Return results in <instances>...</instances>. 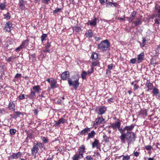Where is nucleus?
Returning <instances> with one entry per match:
<instances>
[{"label": "nucleus", "mask_w": 160, "mask_h": 160, "mask_svg": "<svg viewBox=\"0 0 160 160\" xmlns=\"http://www.w3.org/2000/svg\"><path fill=\"white\" fill-rule=\"evenodd\" d=\"M69 76L70 74L68 71L63 72L61 75V78L62 80H65L68 79L69 86H72L74 89H77L79 85V79H77L73 82L72 79L69 78Z\"/></svg>", "instance_id": "nucleus-1"}, {"label": "nucleus", "mask_w": 160, "mask_h": 160, "mask_svg": "<svg viewBox=\"0 0 160 160\" xmlns=\"http://www.w3.org/2000/svg\"><path fill=\"white\" fill-rule=\"evenodd\" d=\"M120 138L122 143H125L126 139L128 141V146L129 145L134 142L135 140V135L132 132H127L126 134L122 133Z\"/></svg>", "instance_id": "nucleus-2"}, {"label": "nucleus", "mask_w": 160, "mask_h": 160, "mask_svg": "<svg viewBox=\"0 0 160 160\" xmlns=\"http://www.w3.org/2000/svg\"><path fill=\"white\" fill-rule=\"evenodd\" d=\"M110 44L108 40L102 41L98 45V49L102 52L106 51L109 50Z\"/></svg>", "instance_id": "nucleus-3"}, {"label": "nucleus", "mask_w": 160, "mask_h": 160, "mask_svg": "<svg viewBox=\"0 0 160 160\" xmlns=\"http://www.w3.org/2000/svg\"><path fill=\"white\" fill-rule=\"evenodd\" d=\"M44 147L43 144L40 142H38L36 143H34L31 149V153L32 155L36 157V154L39 150V148L42 149Z\"/></svg>", "instance_id": "nucleus-4"}, {"label": "nucleus", "mask_w": 160, "mask_h": 160, "mask_svg": "<svg viewBox=\"0 0 160 160\" xmlns=\"http://www.w3.org/2000/svg\"><path fill=\"white\" fill-rule=\"evenodd\" d=\"M32 89L33 91H31L30 94L29 95L30 98H32L33 97H36V93H39L41 89L39 85L34 86L32 87Z\"/></svg>", "instance_id": "nucleus-5"}, {"label": "nucleus", "mask_w": 160, "mask_h": 160, "mask_svg": "<svg viewBox=\"0 0 160 160\" xmlns=\"http://www.w3.org/2000/svg\"><path fill=\"white\" fill-rule=\"evenodd\" d=\"M85 148L84 145H81L78 149V153H76L73 157L79 159L83 157V153L85 152Z\"/></svg>", "instance_id": "nucleus-6"}, {"label": "nucleus", "mask_w": 160, "mask_h": 160, "mask_svg": "<svg viewBox=\"0 0 160 160\" xmlns=\"http://www.w3.org/2000/svg\"><path fill=\"white\" fill-rule=\"evenodd\" d=\"M47 81L50 83V87L51 88L53 89L58 88L59 85L57 83L56 79L53 78H49Z\"/></svg>", "instance_id": "nucleus-7"}, {"label": "nucleus", "mask_w": 160, "mask_h": 160, "mask_svg": "<svg viewBox=\"0 0 160 160\" xmlns=\"http://www.w3.org/2000/svg\"><path fill=\"white\" fill-rule=\"evenodd\" d=\"M22 153L20 152L17 153H12V155L8 157V159L10 160L19 158L22 156Z\"/></svg>", "instance_id": "nucleus-8"}, {"label": "nucleus", "mask_w": 160, "mask_h": 160, "mask_svg": "<svg viewBox=\"0 0 160 160\" xmlns=\"http://www.w3.org/2000/svg\"><path fill=\"white\" fill-rule=\"evenodd\" d=\"M13 29L12 22L9 21L7 22L5 25V28H4V31L5 32H10Z\"/></svg>", "instance_id": "nucleus-9"}, {"label": "nucleus", "mask_w": 160, "mask_h": 160, "mask_svg": "<svg viewBox=\"0 0 160 160\" xmlns=\"http://www.w3.org/2000/svg\"><path fill=\"white\" fill-rule=\"evenodd\" d=\"M105 123V119L102 117H98L96 119L94 122V124L96 125L103 124Z\"/></svg>", "instance_id": "nucleus-10"}, {"label": "nucleus", "mask_w": 160, "mask_h": 160, "mask_svg": "<svg viewBox=\"0 0 160 160\" xmlns=\"http://www.w3.org/2000/svg\"><path fill=\"white\" fill-rule=\"evenodd\" d=\"M107 111V108L104 106H100L98 107L97 113L98 114L102 115L104 114Z\"/></svg>", "instance_id": "nucleus-11"}, {"label": "nucleus", "mask_w": 160, "mask_h": 160, "mask_svg": "<svg viewBox=\"0 0 160 160\" xmlns=\"http://www.w3.org/2000/svg\"><path fill=\"white\" fill-rule=\"evenodd\" d=\"M153 96H156L158 98L160 97V92L159 90L156 87H154L152 92Z\"/></svg>", "instance_id": "nucleus-12"}, {"label": "nucleus", "mask_w": 160, "mask_h": 160, "mask_svg": "<svg viewBox=\"0 0 160 160\" xmlns=\"http://www.w3.org/2000/svg\"><path fill=\"white\" fill-rule=\"evenodd\" d=\"M55 122H56V123L54 125V126L56 127L59 126L61 123L64 124L65 122H67V120L63 118H61L59 119L57 122L56 121H55Z\"/></svg>", "instance_id": "nucleus-13"}, {"label": "nucleus", "mask_w": 160, "mask_h": 160, "mask_svg": "<svg viewBox=\"0 0 160 160\" xmlns=\"http://www.w3.org/2000/svg\"><path fill=\"white\" fill-rule=\"evenodd\" d=\"M112 124L113 126H112V128L114 130H116L117 128L119 130L120 129L121 122L119 120H118L117 121H116L114 123H112Z\"/></svg>", "instance_id": "nucleus-14"}, {"label": "nucleus", "mask_w": 160, "mask_h": 160, "mask_svg": "<svg viewBox=\"0 0 160 160\" xmlns=\"http://www.w3.org/2000/svg\"><path fill=\"white\" fill-rule=\"evenodd\" d=\"M97 20V18H96L94 17L93 19L88 21L86 24L88 25H90L91 26H95L96 25Z\"/></svg>", "instance_id": "nucleus-15"}, {"label": "nucleus", "mask_w": 160, "mask_h": 160, "mask_svg": "<svg viewBox=\"0 0 160 160\" xmlns=\"http://www.w3.org/2000/svg\"><path fill=\"white\" fill-rule=\"evenodd\" d=\"M136 15V12L135 11H133V12L131 13V16L130 17H125V18L128 20V21L129 22H131L135 18Z\"/></svg>", "instance_id": "nucleus-16"}, {"label": "nucleus", "mask_w": 160, "mask_h": 160, "mask_svg": "<svg viewBox=\"0 0 160 160\" xmlns=\"http://www.w3.org/2000/svg\"><path fill=\"white\" fill-rule=\"evenodd\" d=\"M90 131V128H86L84 129L83 130L81 131L80 132H79V135H86L87 133L88 134V132Z\"/></svg>", "instance_id": "nucleus-17"}, {"label": "nucleus", "mask_w": 160, "mask_h": 160, "mask_svg": "<svg viewBox=\"0 0 160 160\" xmlns=\"http://www.w3.org/2000/svg\"><path fill=\"white\" fill-rule=\"evenodd\" d=\"M93 34L91 30H88L86 31L85 35L87 38H90L92 36Z\"/></svg>", "instance_id": "nucleus-18"}, {"label": "nucleus", "mask_w": 160, "mask_h": 160, "mask_svg": "<svg viewBox=\"0 0 160 160\" xmlns=\"http://www.w3.org/2000/svg\"><path fill=\"white\" fill-rule=\"evenodd\" d=\"M146 85L148 88V89L147 90L148 91L152 90L153 88V84L152 83L150 82L149 81H148L147 82L146 84Z\"/></svg>", "instance_id": "nucleus-19"}, {"label": "nucleus", "mask_w": 160, "mask_h": 160, "mask_svg": "<svg viewBox=\"0 0 160 160\" xmlns=\"http://www.w3.org/2000/svg\"><path fill=\"white\" fill-rule=\"evenodd\" d=\"M15 104L13 102H10L9 103L8 108L9 110L14 111L15 110Z\"/></svg>", "instance_id": "nucleus-20"}, {"label": "nucleus", "mask_w": 160, "mask_h": 160, "mask_svg": "<svg viewBox=\"0 0 160 160\" xmlns=\"http://www.w3.org/2000/svg\"><path fill=\"white\" fill-rule=\"evenodd\" d=\"M92 148L96 147L97 148H99V141L97 139H94V141L92 143Z\"/></svg>", "instance_id": "nucleus-21"}, {"label": "nucleus", "mask_w": 160, "mask_h": 160, "mask_svg": "<svg viewBox=\"0 0 160 160\" xmlns=\"http://www.w3.org/2000/svg\"><path fill=\"white\" fill-rule=\"evenodd\" d=\"M113 64H109L108 65L107 67H108V69H107L106 72V74L107 75H109L111 73V70H112L113 69Z\"/></svg>", "instance_id": "nucleus-22"}, {"label": "nucleus", "mask_w": 160, "mask_h": 160, "mask_svg": "<svg viewBox=\"0 0 160 160\" xmlns=\"http://www.w3.org/2000/svg\"><path fill=\"white\" fill-rule=\"evenodd\" d=\"M140 54L138 55V58L137 59L136 58H133L131 60L130 62L132 63H134L136 62L137 63H139L140 62Z\"/></svg>", "instance_id": "nucleus-23"}, {"label": "nucleus", "mask_w": 160, "mask_h": 160, "mask_svg": "<svg viewBox=\"0 0 160 160\" xmlns=\"http://www.w3.org/2000/svg\"><path fill=\"white\" fill-rule=\"evenodd\" d=\"M159 21H160V14H156V18L154 20V24H157L158 26L160 24Z\"/></svg>", "instance_id": "nucleus-24"}, {"label": "nucleus", "mask_w": 160, "mask_h": 160, "mask_svg": "<svg viewBox=\"0 0 160 160\" xmlns=\"http://www.w3.org/2000/svg\"><path fill=\"white\" fill-rule=\"evenodd\" d=\"M51 47V45L50 43L48 42L45 47V48L43 50V51L44 52H50V50L49 48Z\"/></svg>", "instance_id": "nucleus-25"}, {"label": "nucleus", "mask_w": 160, "mask_h": 160, "mask_svg": "<svg viewBox=\"0 0 160 160\" xmlns=\"http://www.w3.org/2000/svg\"><path fill=\"white\" fill-rule=\"evenodd\" d=\"M96 133L94 131H92L88 133V139H90L91 138H93Z\"/></svg>", "instance_id": "nucleus-26"}, {"label": "nucleus", "mask_w": 160, "mask_h": 160, "mask_svg": "<svg viewBox=\"0 0 160 160\" xmlns=\"http://www.w3.org/2000/svg\"><path fill=\"white\" fill-rule=\"evenodd\" d=\"M134 127V125L132 124L130 126H126L124 129V130H127V131H130L132 130Z\"/></svg>", "instance_id": "nucleus-27"}, {"label": "nucleus", "mask_w": 160, "mask_h": 160, "mask_svg": "<svg viewBox=\"0 0 160 160\" xmlns=\"http://www.w3.org/2000/svg\"><path fill=\"white\" fill-rule=\"evenodd\" d=\"M142 47H144V46L148 42V39H146V38L143 37L142 38Z\"/></svg>", "instance_id": "nucleus-28"}, {"label": "nucleus", "mask_w": 160, "mask_h": 160, "mask_svg": "<svg viewBox=\"0 0 160 160\" xmlns=\"http://www.w3.org/2000/svg\"><path fill=\"white\" fill-rule=\"evenodd\" d=\"M29 58L31 59L32 61L35 62L36 61V55L35 53L29 55Z\"/></svg>", "instance_id": "nucleus-29"}, {"label": "nucleus", "mask_w": 160, "mask_h": 160, "mask_svg": "<svg viewBox=\"0 0 160 160\" xmlns=\"http://www.w3.org/2000/svg\"><path fill=\"white\" fill-rule=\"evenodd\" d=\"M91 58L92 59H93L94 60L97 59L98 58V54L95 52H93L92 53Z\"/></svg>", "instance_id": "nucleus-30"}, {"label": "nucleus", "mask_w": 160, "mask_h": 160, "mask_svg": "<svg viewBox=\"0 0 160 160\" xmlns=\"http://www.w3.org/2000/svg\"><path fill=\"white\" fill-rule=\"evenodd\" d=\"M16 58L15 56H12L8 58L7 60V61L8 62H13L14 60L16 59Z\"/></svg>", "instance_id": "nucleus-31"}, {"label": "nucleus", "mask_w": 160, "mask_h": 160, "mask_svg": "<svg viewBox=\"0 0 160 160\" xmlns=\"http://www.w3.org/2000/svg\"><path fill=\"white\" fill-rule=\"evenodd\" d=\"M88 74L87 72H86L85 71H83L81 74L82 78L83 79H85L86 78V77L87 74Z\"/></svg>", "instance_id": "nucleus-32"}, {"label": "nucleus", "mask_w": 160, "mask_h": 160, "mask_svg": "<svg viewBox=\"0 0 160 160\" xmlns=\"http://www.w3.org/2000/svg\"><path fill=\"white\" fill-rule=\"evenodd\" d=\"M41 138L42 139V142L44 143H46L48 142V139L47 137L42 136Z\"/></svg>", "instance_id": "nucleus-33"}, {"label": "nucleus", "mask_w": 160, "mask_h": 160, "mask_svg": "<svg viewBox=\"0 0 160 160\" xmlns=\"http://www.w3.org/2000/svg\"><path fill=\"white\" fill-rule=\"evenodd\" d=\"M4 18L7 20L10 19L11 18V15L9 12H8L6 14H4Z\"/></svg>", "instance_id": "nucleus-34"}, {"label": "nucleus", "mask_w": 160, "mask_h": 160, "mask_svg": "<svg viewBox=\"0 0 160 160\" xmlns=\"http://www.w3.org/2000/svg\"><path fill=\"white\" fill-rule=\"evenodd\" d=\"M73 30L76 32H77L80 31L81 29L80 27L77 26H75L73 27Z\"/></svg>", "instance_id": "nucleus-35"}, {"label": "nucleus", "mask_w": 160, "mask_h": 160, "mask_svg": "<svg viewBox=\"0 0 160 160\" xmlns=\"http://www.w3.org/2000/svg\"><path fill=\"white\" fill-rule=\"evenodd\" d=\"M29 40L27 39L25 40H23L22 43L21 45L23 47L26 44L28 45L29 42Z\"/></svg>", "instance_id": "nucleus-36"}, {"label": "nucleus", "mask_w": 160, "mask_h": 160, "mask_svg": "<svg viewBox=\"0 0 160 160\" xmlns=\"http://www.w3.org/2000/svg\"><path fill=\"white\" fill-rule=\"evenodd\" d=\"M23 0H21L19 1V2L18 4L19 7L21 8H22L24 7V5L23 4Z\"/></svg>", "instance_id": "nucleus-37"}, {"label": "nucleus", "mask_w": 160, "mask_h": 160, "mask_svg": "<svg viewBox=\"0 0 160 160\" xmlns=\"http://www.w3.org/2000/svg\"><path fill=\"white\" fill-rule=\"evenodd\" d=\"M99 64V62L98 61H96L94 62H93L92 63V65L91 66V67H95L98 65Z\"/></svg>", "instance_id": "nucleus-38"}, {"label": "nucleus", "mask_w": 160, "mask_h": 160, "mask_svg": "<svg viewBox=\"0 0 160 160\" xmlns=\"http://www.w3.org/2000/svg\"><path fill=\"white\" fill-rule=\"evenodd\" d=\"M47 37V35L46 34H43L41 37V39L42 42H43L45 40V38Z\"/></svg>", "instance_id": "nucleus-39"}, {"label": "nucleus", "mask_w": 160, "mask_h": 160, "mask_svg": "<svg viewBox=\"0 0 160 160\" xmlns=\"http://www.w3.org/2000/svg\"><path fill=\"white\" fill-rule=\"evenodd\" d=\"M6 8L5 4L4 3H1L0 4V9L1 10H3Z\"/></svg>", "instance_id": "nucleus-40"}, {"label": "nucleus", "mask_w": 160, "mask_h": 160, "mask_svg": "<svg viewBox=\"0 0 160 160\" xmlns=\"http://www.w3.org/2000/svg\"><path fill=\"white\" fill-rule=\"evenodd\" d=\"M140 22V19L139 18L138 19L137 21H134L132 23L134 24L135 26H136L138 25Z\"/></svg>", "instance_id": "nucleus-41"}, {"label": "nucleus", "mask_w": 160, "mask_h": 160, "mask_svg": "<svg viewBox=\"0 0 160 160\" xmlns=\"http://www.w3.org/2000/svg\"><path fill=\"white\" fill-rule=\"evenodd\" d=\"M84 160H93V158L91 156L89 155L85 157Z\"/></svg>", "instance_id": "nucleus-42"}, {"label": "nucleus", "mask_w": 160, "mask_h": 160, "mask_svg": "<svg viewBox=\"0 0 160 160\" xmlns=\"http://www.w3.org/2000/svg\"><path fill=\"white\" fill-rule=\"evenodd\" d=\"M103 138L105 141L106 142H109V138L106 135H104Z\"/></svg>", "instance_id": "nucleus-43"}, {"label": "nucleus", "mask_w": 160, "mask_h": 160, "mask_svg": "<svg viewBox=\"0 0 160 160\" xmlns=\"http://www.w3.org/2000/svg\"><path fill=\"white\" fill-rule=\"evenodd\" d=\"M16 132V130L14 129H12L10 130V133L11 135H14Z\"/></svg>", "instance_id": "nucleus-44"}, {"label": "nucleus", "mask_w": 160, "mask_h": 160, "mask_svg": "<svg viewBox=\"0 0 160 160\" xmlns=\"http://www.w3.org/2000/svg\"><path fill=\"white\" fill-rule=\"evenodd\" d=\"M145 148L148 151H150L152 148V147L150 145H148L145 146Z\"/></svg>", "instance_id": "nucleus-45"}, {"label": "nucleus", "mask_w": 160, "mask_h": 160, "mask_svg": "<svg viewBox=\"0 0 160 160\" xmlns=\"http://www.w3.org/2000/svg\"><path fill=\"white\" fill-rule=\"evenodd\" d=\"M141 114H142L143 116H146L147 115V113L146 110H141Z\"/></svg>", "instance_id": "nucleus-46"}, {"label": "nucleus", "mask_w": 160, "mask_h": 160, "mask_svg": "<svg viewBox=\"0 0 160 160\" xmlns=\"http://www.w3.org/2000/svg\"><path fill=\"white\" fill-rule=\"evenodd\" d=\"M51 0H42V3L48 5L50 2Z\"/></svg>", "instance_id": "nucleus-47"}, {"label": "nucleus", "mask_w": 160, "mask_h": 160, "mask_svg": "<svg viewBox=\"0 0 160 160\" xmlns=\"http://www.w3.org/2000/svg\"><path fill=\"white\" fill-rule=\"evenodd\" d=\"M94 68L92 67L90 70H88V74L90 75L91 73H92L93 72Z\"/></svg>", "instance_id": "nucleus-48"}, {"label": "nucleus", "mask_w": 160, "mask_h": 160, "mask_svg": "<svg viewBox=\"0 0 160 160\" xmlns=\"http://www.w3.org/2000/svg\"><path fill=\"white\" fill-rule=\"evenodd\" d=\"M107 7L110 6V7H112V2H106Z\"/></svg>", "instance_id": "nucleus-49"}, {"label": "nucleus", "mask_w": 160, "mask_h": 160, "mask_svg": "<svg viewBox=\"0 0 160 160\" xmlns=\"http://www.w3.org/2000/svg\"><path fill=\"white\" fill-rule=\"evenodd\" d=\"M62 9L61 8H57L55 10H53V13H57V12H60L61 11Z\"/></svg>", "instance_id": "nucleus-50"}, {"label": "nucleus", "mask_w": 160, "mask_h": 160, "mask_svg": "<svg viewBox=\"0 0 160 160\" xmlns=\"http://www.w3.org/2000/svg\"><path fill=\"white\" fill-rule=\"evenodd\" d=\"M45 94V91H43L42 92L41 94L40 95H39V96L41 98H45L46 97Z\"/></svg>", "instance_id": "nucleus-51"}, {"label": "nucleus", "mask_w": 160, "mask_h": 160, "mask_svg": "<svg viewBox=\"0 0 160 160\" xmlns=\"http://www.w3.org/2000/svg\"><path fill=\"white\" fill-rule=\"evenodd\" d=\"M27 138H29L30 139L32 138V134L31 133H28L27 134Z\"/></svg>", "instance_id": "nucleus-52"}, {"label": "nucleus", "mask_w": 160, "mask_h": 160, "mask_svg": "<svg viewBox=\"0 0 160 160\" xmlns=\"http://www.w3.org/2000/svg\"><path fill=\"white\" fill-rule=\"evenodd\" d=\"M18 97L20 100H22L25 98L24 94H21Z\"/></svg>", "instance_id": "nucleus-53"}, {"label": "nucleus", "mask_w": 160, "mask_h": 160, "mask_svg": "<svg viewBox=\"0 0 160 160\" xmlns=\"http://www.w3.org/2000/svg\"><path fill=\"white\" fill-rule=\"evenodd\" d=\"M108 0H99L100 3L102 5H104L105 3L107 2Z\"/></svg>", "instance_id": "nucleus-54"}, {"label": "nucleus", "mask_w": 160, "mask_h": 160, "mask_svg": "<svg viewBox=\"0 0 160 160\" xmlns=\"http://www.w3.org/2000/svg\"><path fill=\"white\" fill-rule=\"evenodd\" d=\"M130 159L129 156H124L122 159V160H128Z\"/></svg>", "instance_id": "nucleus-55"}, {"label": "nucleus", "mask_w": 160, "mask_h": 160, "mask_svg": "<svg viewBox=\"0 0 160 160\" xmlns=\"http://www.w3.org/2000/svg\"><path fill=\"white\" fill-rule=\"evenodd\" d=\"M14 113L17 117L19 116L20 115L22 114V113L21 112L18 111L15 112Z\"/></svg>", "instance_id": "nucleus-56"}, {"label": "nucleus", "mask_w": 160, "mask_h": 160, "mask_svg": "<svg viewBox=\"0 0 160 160\" xmlns=\"http://www.w3.org/2000/svg\"><path fill=\"white\" fill-rule=\"evenodd\" d=\"M23 47L21 45L19 47L16 49V51H18L22 49Z\"/></svg>", "instance_id": "nucleus-57"}, {"label": "nucleus", "mask_w": 160, "mask_h": 160, "mask_svg": "<svg viewBox=\"0 0 160 160\" xmlns=\"http://www.w3.org/2000/svg\"><path fill=\"white\" fill-rule=\"evenodd\" d=\"M34 115L35 116H37L38 113V111L37 109H35L34 110Z\"/></svg>", "instance_id": "nucleus-58"}, {"label": "nucleus", "mask_w": 160, "mask_h": 160, "mask_svg": "<svg viewBox=\"0 0 160 160\" xmlns=\"http://www.w3.org/2000/svg\"><path fill=\"white\" fill-rule=\"evenodd\" d=\"M21 74H20V73H17L16 75L15 76V78H20L21 77Z\"/></svg>", "instance_id": "nucleus-59"}, {"label": "nucleus", "mask_w": 160, "mask_h": 160, "mask_svg": "<svg viewBox=\"0 0 160 160\" xmlns=\"http://www.w3.org/2000/svg\"><path fill=\"white\" fill-rule=\"evenodd\" d=\"M156 14H154L151 15L150 17V19H153L154 18H156Z\"/></svg>", "instance_id": "nucleus-60"}, {"label": "nucleus", "mask_w": 160, "mask_h": 160, "mask_svg": "<svg viewBox=\"0 0 160 160\" xmlns=\"http://www.w3.org/2000/svg\"><path fill=\"white\" fill-rule=\"evenodd\" d=\"M10 116L12 118H17L15 114V113L13 114H11L10 115Z\"/></svg>", "instance_id": "nucleus-61"}, {"label": "nucleus", "mask_w": 160, "mask_h": 160, "mask_svg": "<svg viewBox=\"0 0 160 160\" xmlns=\"http://www.w3.org/2000/svg\"><path fill=\"white\" fill-rule=\"evenodd\" d=\"M112 5H113V7H117L119 6L118 4V3H117L113 2H112Z\"/></svg>", "instance_id": "nucleus-62"}, {"label": "nucleus", "mask_w": 160, "mask_h": 160, "mask_svg": "<svg viewBox=\"0 0 160 160\" xmlns=\"http://www.w3.org/2000/svg\"><path fill=\"white\" fill-rule=\"evenodd\" d=\"M156 9L157 10V13L156 14H160V7H159L157 8H156Z\"/></svg>", "instance_id": "nucleus-63"}, {"label": "nucleus", "mask_w": 160, "mask_h": 160, "mask_svg": "<svg viewBox=\"0 0 160 160\" xmlns=\"http://www.w3.org/2000/svg\"><path fill=\"white\" fill-rule=\"evenodd\" d=\"M113 98H110V99H108V102L110 103L111 102H113Z\"/></svg>", "instance_id": "nucleus-64"}]
</instances>
